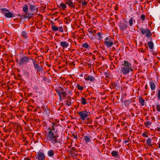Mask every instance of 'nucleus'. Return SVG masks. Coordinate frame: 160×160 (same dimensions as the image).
Here are the masks:
<instances>
[{
    "mask_svg": "<svg viewBox=\"0 0 160 160\" xmlns=\"http://www.w3.org/2000/svg\"><path fill=\"white\" fill-rule=\"evenodd\" d=\"M148 85L147 84H146L145 86V89L146 90H147L148 89Z\"/></svg>",
    "mask_w": 160,
    "mask_h": 160,
    "instance_id": "obj_56",
    "label": "nucleus"
},
{
    "mask_svg": "<svg viewBox=\"0 0 160 160\" xmlns=\"http://www.w3.org/2000/svg\"><path fill=\"white\" fill-rule=\"evenodd\" d=\"M119 83L116 82L112 83V87L113 88H116L118 87Z\"/></svg>",
    "mask_w": 160,
    "mask_h": 160,
    "instance_id": "obj_27",
    "label": "nucleus"
},
{
    "mask_svg": "<svg viewBox=\"0 0 160 160\" xmlns=\"http://www.w3.org/2000/svg\"><path fill=\"white\" fill-rule=\"evenodd\" d=\"M158 144L159 148H160V142L158 143Z\"/></svg>",
    "mask_w": 160,
    "mask_h": 160,
    "instance_id": "obj_63",
    "label": "nucleus"
},
{
    "mask_svg": "<svg viewBox=\"0 0 160 160\" xmlns=\"http://www.w3.org/2000/svg\"><path fill=\"white\" fill-rule=\"evenodd\" d=\"M65 19L66 20H67V21H69V18H65Z\"/></svg>",
    "mask_w": 160,
    "mask_h": 160,
    "instance_id": "obj_60",
    "label": "nucleus"
},
{
    "mask_svg": "<svg viewBox=\"0 0 160 160\" xmlns=\"http://www.w3.org/2000/svg\"><path fill=\"white\" fill-rule=\"evenodd\" d=\"M149 48L152 50L154 48V45L153 42L152 41L147 42Z\"/></svg>",
    "mask_w": 160,
    "mask_h": 160,
    "instance_id": "obj_17",
    "label": "nucleus"
},
{
    "mask_svg": "<svg viewBox=\"0 0 160 160\" xmlns=\"http://www.w3.org/2000/svg\"><path fill=\"white\" fill-rule=\"evenodd\" d=\"M59 137L57 132H54V133L52 131L48 132L47 135V140L53 144L57 143H61V141L58 139Z\"/></svg>",
    "mask_w": 160,
    "mask_h": 160,
    "instance_id": "obj_1",
    "label": "nucleus"
},
{
    "mask_svg": "<svg viewBox=\"0 0 160 160\" xmlns=\"http://www.w3.org/2000/svg\"><path fill=\"white\" fill-rule=\"evenodd\" d=\"M22 36L23 38H25L26 39L28 38V36L27 32L24 31H23L21 33Z\"/></svg>",
    "mask_w": 160,
    "mask_h": 160,
    "instance_id": "obj_22",
    "label": "nucleus"
},
{
    "mask_svg": "<svg viewBox=\"0 0 160 160\" xmlns=\"http://www.w3.org/2000/svg\"><path fill=\"white\" fill-rule=\"evenodd\" d=\"M52 30L54 31H57L58 30V27L55 25H53L52 27Z\"/></svg>",
    "mask_w": 160,
    "mask_h": 160,
    "instance_id": "obj_35",
    "label": "nucleus"
},
{
    "mask_svg": "<svg viewBox=\"0 0 160 160\" xmlns=\"http://www.w3.org/2000/svg\"><path fill=\"white\" fill-rule=\"evenodd\" d=\"M157 92L158 94L157 98L158 100H160V89L157 90Z\"/></svg>",
    "mask_w": 160,
    "mask_h": 160,
    "instance_id": "obj_40",
    "label": "nucleus"
},
{
    "mask_svg": "<svg viewBox=\"0 0 160 160\" xmlns=\"http://www.w3.org/2000/svg\"><path fill=\"white\" fill-rule=\"evenodd\" d=\"M31 60H32V63H33V65L34 67H35L38 64V63H37V62L36 61L33 60L32 58Z\"/></svg>",
    "mask_w": 160,
    "mask_h": 160,
    "instance_id": "obj_37",
    "label": "nucleus"
},
{
    "mask_svg": "<svg viewBox=\"0 0 160 160\" xmlns=\"http://www.w3.org/2000/svg\"><path fill=\"white\" fill-rule=\"evenodd\" d=\"M82 47L87 48L88 50H89L90 48V47L87 43H82Z\"/></svg>",
    "mask_w": 160,
    "mask_h": 160,
    "instance_id": "obj_25",
    "label": "nucleus"
},
{
    "mask_svg": "<svg viewBox=\"0 0 160 160\" xmlns=\"http://www.w3.org/2000/svg\"><path fill=\"white\" fill-rule=\"evenodd\" d=\"M142 136L144 137L147 138L148 137V136L147 134V133L146 132H144L142 134Z\"/></svg>",
    "mask_w": 160,
    "mask_h": 160,
    "instance_id": "obj_45",
    "label": "nucleus"
},
{
    "mask_svg": "<svg viewBox=\"0 0 160 160\" xmlns=\"http://www.w3.org/2000/svg\"><path fill=\"white\" fill-rule=\"evenodd\" d=\"M32 59L29 57L27 56L26 55H23L19 59V64L20 65L23 66L28 63L29 61Z\"/></svg>",
    "mask_w": 160,
    "mask_h": 160,
    "instance_id": "obj_4",
    "label": "nucleus"
},
{
    "mask_svg": "<svg viewBox=\"0 0 160 160\" xmlns=\"http://www.w3.org/2000/svg\"><path fill=\"white\" fill-rule=\"evenodd\" d=\"M24 160H31L29 158H24Z\"/></svg>",
    "mask_w": 160,
    "mask_h": 160,
    "instance_id": "obj_58",
    "label": "nucleus"
},
{
    "mask_svg": "<svg viewBox=\"0 0 160 160\" xmlns=\"http://www.w3.org/2000/svg\"><path fill=\"white\" fill-rule=\"evenodd\" d=\"M156 108L157 111L160 112V105L159 104H157L156 105Z\"/></svg>",
    "mask_w": 160,
    "mask_h": 160,
    "instance_id": "obj_38",
    "label": "nucleus"
},
{
    "mask_svg": "<svg viewBox=\"0 0 160 160\" xmlns=\"http://www.w3.org/2000/svg\"><path fill=\"white\" fill-rule=\"evenodd\" d=\"M141 19L143 22L145 19V16L144 14H141Z\"/></svg>",
    "mask_w": 160,
    "mask_h": 160,
    "instance_id": "obj_42",
    "label": "nucleus"
},
{
    "mask_svg": "<svg viewBox=\"0 0 160 160\" xmlns=\"http://www.w3.org/2000/svg\"><path fill=\"white\" fill-rule=\"evenodd\" d=\"M48 130H49L48 132L52 131V132H53V133H54V132H57L56 131H55V129L54 128V127L53 126H52V128H51L50 127H49L48 128Z\"/></svg>",
    "mask_w": 160,
    "mask_h": 160,
    "instance_id": "obj_36",
    "label": "nucleus"
},
{
    "mask_svg": "<svg viewBox=\"0 0 160 160\" xmlns=\"http://www.w3.org/2000/svg\"><path fill=\"white\" fill-rule=\"evenodd\" d=\"M132 101L131 100L128 99L124 101V104L126 107H128Z\"/></svg>",
    "mask_w": 160,
    "mask_h": 160,
    "instance_id": "obj_20",
    "label": "nucleus"
},
{
    "mask_svg": "<svg viewBox=\"0 0 160 160\" xmlns=\"http://www.w3.org/2000/svg\"><path fill=\"white\" fill-rule=\"evenodd\" d=\"M32 14L26 13L25 15H22L21 17H23V18H28V19H30L32 18Z\"/></svg>",
    "mask_w": 160,
    "mask_h": 160,
    "instance_id": "obj_15",
    "label": "nucleus"
},
{
    "mask_svg": "<svg viewBox=\"0 0 160 160\" xmlns=\"http://www.w3.org/2000/svg\"><path fill=\"white\" fill-rule=\"evenodd\" d=\"M54 154V151L52 150H50L48 151V155L49 157H52Z\"/></svg>",
    "mask_w": 160,
    "mask_h": 160,
    "instance_id": "obj_23",
    "label": "nucleus"
},
{
    "mask_svg": "<svg viewBox=\"0 0 160 160\" xmlns=\"http://www.w3.org/2000/svg\"><path fill=\"white\" fill-rule=\"evenodd\" d=\"M77 87L78 88V89L80 90H82L84 88L83 87L81 86L80 85L78 84H77Z\"/></svg>",
    "mask_w": 160,
    "mask_h": 160,
    "instance_id": "obj_39",
    "label": "nucleus"
},
{
    "mask_svg": "<svg viewBox=\"0 0 160 160\" xmlns=\"http://www.w3.org/2000/svg\"><path fill=\"white\" fill-rule=\"evenodd\" d=\"M155 130L157 131L160 132V127H157V128H155Z\"/></svg>",
    "mask_w": 160,
    "mask_h": 160,
    "instance_id": "obj_52",
    "label": "nucleus"
},
{
    "mask_svg": "<svg viewBox=\"0 0 160 160\" xmlns=\"http://www.w3.org/2000/svg\"><path fill=\"white\" fill-rule=\"evenodd\" d=\"M60 6L61 8L63 10H64L65 8H67V6L66 4L63 3H60Z\"/></svg>",
    "mask_w": 160,
    "mask_h": 160,
    "instance_id": "obj_29",
    "label": "nucleus"
},
{
    "mask_svg": "<svg viewBox=\"0 0 160 160\" xmlns=\"http://www.w3.org/2000/svg\"><path fill=\"white\" fill-rule=\"evenodd\" d=\"M58 91H60V93H61V92H64L63 88L61 87H60V89L59 90H58Z\"/></svg>",
    "mask_w": 160,
    "mask_h": 160,
    "instance_id": "obj_50",
    "label": "nucleus"
},
{
    "mask_svg": "<svg viewBox=\"0 0 160 160\" xmlns=\"http://www.w3.org/2000/svg\"><path fill=\"white\" fill-rule=\"evenodd\" d=\"M92 58L94 60H95L96 59V57L94 55H93Z\"/></svg>",
    "mask_w": 160,
    "mask_h": 160,
    "instance_id": "obj_55",
    "label": "nucleus"
},
{
    "mask_svg": "<svg viewBox=\"0 0 160 160\" xmlns=\"http://www.w3.org/2000/svg\"><path fill=\"white\" fill-rule=\"evenodd\" d=\"M150 86L151 90L152 91L154 90L156 88V84L153 81H151L150 82Z\"/></svg>",
    "mask_w": 160,
    "mask_h": 160,
    "instance_id": "obj_16",
    "label": "nucleus"
},
{
    "mask_svg": "<svg viewBox=\"0 0 160 160\" xmlns=\"http://www.w3.org/2000/svg\"><path fill=\"white\" fill-rule=\"evenodd\" d=\"M0 10L2 11V13L4 16L8 18H12L15 17V15H14L9 10L5 8H1Z\"/></svg>",
    "mask_w": 160,
    "mask_h": 160,
    "instance_id": "obj_3",
    "label": "nucleus"
},
{
    "mask_svg": "<svg viewBox=\"0 0 160 160\" xmlns=\"http://www.w3.org/2000/svg\"><path fill=\"white\" fill-rule=\"evenodd\" d=\"M47 66H48V67H50L51 66V64H46Z\"/></svg>",
    "mask_w": 160,
    "mask_h": 160,
    "instance_id": "obj_62",
    "label": "nucleus"
},
{
    "mask_svg": "<svg viewBox=\"0 0 160 160\" xmlns=\"http://www.w3.org/2000/svg\"><path fill=\"white\" fill-rule=\"evenodd\" d=\"M139 102L140 105L142 106H143L145 104V100L142 99V98L139 97L138 98Z\"/></svg>",
    "mask_w": 160,
    "mask_h": 160,
    "instance_id": "obj_18",
    "label": "nucleus"
},
{
    "mask_svg": "<svg viewBox=\"0 0 160 160\" xmlns=\"http://www.w3.org/2000/svg\"><path fill=\"white\" fill-rule=\"evenodd\" d=\"M151 124L152 123L149 121H148L146 122H144V124L146 127L151 125Z\"/></svg>",
    "mask_w": 160,
    "mask_h": 160,
    "instance_id": "obj_43",
    "label": "nucleus"
},
{
    "mask_svg": "<svg viewBox=\"0 0 160 160\" xmlns=\"http://www.w3.org/2000/svg\"><path fill=\"white\" fill-rule=\"evenodd\" d=\"M58 30L61 32H63V30L62 26L58 27Z\"/></svg>",
    "mask_w": 160,
    "mask_h": 160,
    "instance_id": "obj_44",
    "label": "nucleus"
},
{
    "mask_svg": "<svg viewBox=\"0 0 160 160\" xmlns=\"http://www.w3.org/2000/svg\"><path fill=\"white\" fill-rule=\"evenodd\" d=\"M55 90L59 96L60 101H62V98L61 95V93L60 92V91H58V89H55Z\"/></svg>",
    "mask_w": 160,
    "mask_h": 160,
    "instance_id": "obj_26",
    "label": "nucleus"
},
{
    "mask_svg": "<svg viewBox=\"0 0 160 160\" xmlns=\"http://www.w3.org/2000/svg\"><path fill=\"white\" fill-rule=\"evenodd\" d=\"M147 144L149 146L152 147V140L151 138H148L146 141Z\"/></svg>",
    "mask_w": 160,
    "mask_h": 160,
    "instance_id": "obj_21",
    "label": "nucleus"
},
{
    "mask_svg": "<svg viewBox=\"0 0 160 160\" xmlns=\"http://www.w3.org/2000/svg\"><path fill=\"white\" fill-rule=\"evenodd\" d=\"M72 136L75 139H77L78 138V137L77 134H75L74 132L72 133Z\"/></svg>",
    "mask_w": 160,
    "mask_h": 160,
    "instance_id": "obj_46",
    "label": "nucleus"
},
{
    "mask_svg": "<svg viewBox=\"0 0 160 160\" xmlns=\"http://www.w3.org/2000/svg\"><path fill=\"white\" fill-rule=\"evenodd\" d=\"M97 51V50H95V51H93V53H96Z\"/></svg>",
    "mask_w": 160,
    "mask_h": 160,
    "instance_id": "obj_64",
    "label": "nucleus"
},
{
    "mask_svg": "<svg viewBox=\"0 0 160 160\" xmlns=\"http://www.w3.org/2000/svg\"><path fill=\"white\" fill-rule=\"evenodd\" d=\"M122 65L121 73L124 75H126L130 71L132 72L133 71L132 68V64L128 61H124Z\"/></svg>",
    "mask_w": 160,
    "mask_h": 160,
    "instance_id": "obj_2",
    "label": "nucleus"
},
{
    "mask_svg": "<svg viewBox=\"0 0 160 160\" xmlns=\"http://www.w3.org/2000/svg\"><path fill=\"white\" fill-rule=\"evenodd\" d=\"M119 26L120 29L122 31L125 30L127 28L128 25L126 23L121 22L120 23Z\"/></svg>",
    "mask_w": 160,
    "mask_h": 160,
    "instance_id": "obj_11",
    "label": "nucleus"
},
{
    "mask_svg": "<svg viewBox=\"0 0 160 160\" xmlns=\"http://www.w3.org/2000/svg\"><path fill=\"white\" fill-rule=\"evenodd\" d=\"M68 94H69V95L71 96H72V93L71 91L68 92Z\"/></svg>",
    "mask_w": 160,
    "mask_h": 160,
    "instance_id": "obj_57",
    "label": "nucleus"
},
{
    "mask_svg": "<svg viewBox=\"0 0 160 160\" xmlns=\"http://www.w3.org/2000/svg\"><path fill=\"white\" fill-rule=\"evenodd\" d=\"M79 2H82V6H86L88 4L87 1L84 0H82L81 1H79Z\"/></svg>",
    "mask_w": 160,
    "mask_h": 160,
    "instance_id": "obj_31",
    "label": "nucleus"
},
{
    "mask_svg": "<svg viewBox=\"0 0 160 160\" xmlns=\"http://www.w3.org/2000/svg\"><path fill=\"white\" fill-rule=\"evenodd\" d=\"M81 103L82 105H85L87 103L86 100L84 98L81 97Z\"/></svg>",
    "mask_w": 160,
    "mask_h": 160,
    "instance_id": "obj_30",
    "label": "nucleus"
},
{
    "mask_svg": "<svg viewBox=\"0 0 160 160\" xmlns=\"http://www.w3.org/2000/svg\"><path fill=\"white\" fill-rule=\"evenodd\" d=\"M79 76L80 77H82L83 76V74L82 73L81 74H80Z\"/></svg>",
    "mask_w": 160,
    "mask_h": 160,
    "instance_id": "obj_61",
    "label": "nucleus"
},
{
    "mask_svg": "<svg viewBox=\"0 0 160 160\" xmlns=\"http://www.w3.org/2000/svg\"><path fill=\"white\" fill-rule=\"evenodd\" d=\"M134 22H135V20H133V18L132 17H131L130 18V20L129 21V25L130 26H132L133 24V21Z\"/></svg>",
    "mask_w": 160,
    "mask_h": 160,
    "instance_id": "obj_28",
    "label": "nucleus"
},
{
    "mask_svg": "<svg viewBox=\"0 0 160 160\" xmlns=\"http://www.w3.org/2000/svg\"><path fill=\"white\" fill-rule=\"evenodd\" d=\"M87 123L88 124H91L92 122V121L91 119L89 118H87Z\"/></svg>",
    "mask_w": 160,
    "mask_h": 160,
    "instance_id": "obj_41",
    "label": "nucleus"
},
{
    "mask_svg": "<svg viewBox=\"0 0 160 160\" xmlns=\"http://www.w3.org/2000/svg\"><path fill=\"white\" fill-rule=\"evenodd\" d=\"M104 42L105 45L107 48L111 47L112 46L113 43V39L111 38L106 37Z\"/></svg>",
    "mask_w": 160,
    "mask_h": 160,
    "instance_id": "obj_7",
    "label": "nucleus"
},
{
    "mask_svg": "<svg viewBox=\"0 0 160 160\" xmlns=\"http://www.w3.org/2000/svg\"><path fill=\"white\" fill-rule=\"evenodd\" d=\"M67 99H68L67 100L68 101H71V97H70V96H68L67 97Z\"/></svg>",
    "mask_w": 160,
    "mask_h": 160,
    "instance_id": "obj_51",
    "label": "nucleus"
},
{
    "mask_svg": "<svg viewBox=\"0 0 160 160\" xmlns=\"http://www.w3.org/2000/svg\"><path fill=\"white\" fill-rule=\"evenodd\" d=\"M92 137L90 135H86L84 137V139L85 140L86 143L88 142H90Z\"/></svg>",
    "mask_w": 160,
    "mask_h": 160,
    "instance_id": "obj_14",
    "label": "nucleus"
},
{
    "mask_svg": "<svg viewBox=\"0 0 160 160\" xmlns=\"http://www.w3.org/2000/svg\"><path fill=\"white\" fill-rule=\"evenodd\" d=\"M34 68L36 69L37 73H42L43 72L42 66L41 65H39V64L34 67Z\"/></svg>",
    "mask_w": 160,
    "mask_h": 160,
    "instance_id": "obj_10",
    "label": "nucleus"
},
{
    "mask_svg": "<svg viewBox=\"0 0 160 160\" xmlns=\"http://www.w3.org/2000/svg\"><path fill=\"white\" fill-rule=\"evenodd\" d=\"M111 154L112 156L113 157H118L119 156V155L116 151L113 150L111 152Z\"/></svg>",
    "mask_w": 160,
    "mask_h": 160,
    "instance_id": "obj_19",
    "label": "nucleus"
},
{
    "mask_svg": "<svg viewBox=\"0 0 160 160\" xmlns=\"http://www.w3.org/2000/svg\"><path fill=\"white\" fill-rule=\"evenodd\" d=\"M84 77L85 79L87 81H89L91 82H93L95 80V77H92L91 75L86 74L85 75Z\"/></svg>",
    "mask_w": 160,
    "mask_h": 160,
    "instance_id": "obj_8",
    "label": "nucleus"
},
{
    "mask_svg": "<svg viewBox=\"0 0 160 160\" xmlns=\"http://www.w3.org/2000/svg\"><path fill=\"white\" fill-rule=\"evenodd\" d=\"M99 53H99V52L98 51H97L96 52V53H96V54H97V55H98V54Z\"/></svg>",
    "mask_w": 160,
    "mask_h": 160,
    "instance_id": "obj_59",
    "label": "nucleus"
},
{
    "mask_svg": "<svg viewBox=\"0 0 160 160\" xmlns=\"http://www.w3.org/2000/svg\"><path fill=\"white\" fill-rule=\"evenodd\" d=\"M68 43L66 41H61L60 42V46L63 48H67L68 46Z\"/></svg>",
    "mask_w": 160,
    "mask_h": 160,
    "instance_id": "obj_13",
    "label": "nucleus"
},
{
    "mask_svg": "<svg viewBox=\"0 0 160 160\" xmlns=\"http://www.w3.org/2000/svg\"><path fill=\"white\" fill-rule=\"evenodd\" d=\"M78 114L80 118L84 120L86 119L87 117L90 115L91 113L90 112H88L86 110H84L79 112Z\"/></svg>",
    "mask_w": 160,
    "mask_h": 160,
    "instance_id": "obj_5",
    "label": "nucleus"
},
{
    "mask_svg": "<svg viewBox=\"0 0 160 160\" xmlns=\"http://www.w3.org/2000/svg\"><path fill=\"white\" fill-rule=\"evenodd\" d=\"M60 93L61 96H62L63 99L65 98L67 95V93L65 92H61V93Z\"/></svg>",
    "mask_w": 160,
    "mask_h": 160,
    "instance_id": "obj_33",
    "label": "nucleus"
},
{
    "mask_svg": "<svg viewBox=\"0 0 160 160\" xmlns=\"http://www.w3.org/2000/svg\"><path fill=\"white\" fill-rule=\"evenodd\" d=\"M45 155L43 152H39L37 154L36 159L38 160H44Z\"/></svg>",
    "mask_w": 160,
    "mask_h": 160,
    "instance_id": "obj_9",
    "label": "nucleus"
},
{
    "mask_svg": "<svg viewBox=\"0 0 160 160\" xmlns=\"http://www.w3.org/2000/svg\"><path fill=\"white\" fill-rule=\"evenodd\" d=\"M140 32L143 35H145V36L149 38L152 35V34L150 30L148 29H144L142 28H140Z\"/></svg>",
    "mask_w": 160,
    "mask_h": 160,
    "instance_id": "obj_6",
    "label": "nucleus"
},
{
    "mask_svg": "<svg viewBox=\"0 0 160 160\" xmlns=\"http://www.w3.org/2000/svg\"><path fill=\"white\" fill-rule=\"evenodd\" d=\"M66 102H67L66 103L67 105L68 106H71V102L70 101L67 100L66 101Z\"/></svg>",
    "mask_w": 160,
    "mask_h": 160,
    "instance_id": "obj_48",
    "label": "nucleus"
},
{
    "mask_svg": "<svg viewBox=\"0 0 160 160\" xmlns=\"http://www.w3.org/2000/svg\"><path fill=\"white\" fill-rule=\"evenodd\" d=\"M66 4L69 6L71 8H74L75 6L73 2L71 0H66Z\"/></svg>",
    "mask_w": 160,
    "mask_h": 160,
    "instance_id": "obj_12",
    "label": "nucleus"
},
{
    "mask_svg": "<svg viewBox=\"0 0 160 160\" xmlns=\"http://www.w3.org/2000/svg\"><path fill=\"white\" fill-rule=\"evenodd\" d=\"M44 112L46 113V114L48 115L49 113V111L48 110H44Z\"/></svg>",
    "mask_w": 160,
    "mask_h": 160,
    "instance_id": "obj_49",
    "label": "nucleus"
},
{
    "mask_svg": "<svg viewBox=\"0 0 160 160\" xmlns=\"http://www.w3.org/2000/svg\"><path fill=\"white\" fill-rule=\"evenodd\" d=\"M129 142V139L127 138V140H125L124 141V143H127L128 142Z\"/></svg>",
    "mask_w": 160,
    "mask_h": 160,
    "instance_id": "obj_53",
    "label": "nucleus"
},
{
    "mask_svg": "<svg viewBox=\"0 0 160 160\" xmlns=\"http://www.w3.org/2000/svg\"><path fill=\"white\" fill-rule=\"evenodd\" d=\"M96 30H94V31H91L90 32L92 34H93L94 33H96Z\"/></svg>",
    "mask_w": 160,
    "mask_h": 160,
    "instance_id": "obj_54",
    "label": "nucleus"
},
{
    "mask_svg": "<svg viewBox=\"0 0 160 160\" xmlns=\"http://www.w3.org/2000/svg\"><path fill=\"white\" fill-rule=\"evenodd\" d=\"M76 150V148L74 147H72L71 148V149L70 150V152H73V151H75Z\"/></svg>",
    "mask_w": 160,
    "mask_h": 160,
    "instance_id": "obj_47",
    "label": "nucleus"
},
{
    "mask_svg": "<svg viewBox=\"0 0 160 160\" xmlns=\"http://www.w3.org/2000/svg\"><path fill=\"white\" fill-rule=\"evenodd\" d=\"M29 9H30V10L32 11H34L36 9V8L33 5H31L29 3Z\"/></svg>",
    "mask_w": 160,
    "mask_h": 160,
    "instance_id": "obj_24",
    "label": "nucleus"
},
{
    "mask_svg": "<svg viewBox=\"0 0 160 160\" xmlns=\"http://www.w3.org/2000/svg\"><path fill=\"white\" fill-rule=\"evenodd\" d=\"M28 10V7L27 5H25L23 8V11L24 12H27Z\"/></svg>",
    "mask_w": 160,
    "mask_h": 160,
    "instance_id": "obj_34",
    "label": "nucleus"
},
{
    "mask_svg": "<svg viewBox=\"0 0 160 160\" xmlns=\"http://www.w3.org/2000/svg\"><path fill=\"white\" fill-rule=\"evenodd\" d=\"M102 34V32H98L97 33L98 36V39L99 40H101L102 38L101 35Z\"/></svg>",
    "mask_w": 160,
    "mask_h": 160,
    "instance_id": "obj_32",
    "label": "nucleus"
}]
</instances>
